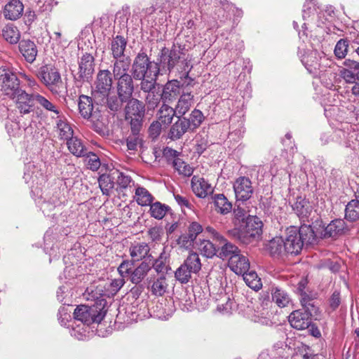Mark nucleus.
I'll return each mask as SVG.
<instances>
[{
  "instance_id": "obj_1",
  "label": "nucleus",
  "mask_w": 359,
  "mask_h": 359,
  "mask_svg": "<svg viewBox=\"0 0 359 359\" xmlns=\"http://www.w3.org/2000/svg\"><path fill=\"white\" fill-rule=\"evenodd\" d=\"M288 255H297L302 251L304 245H313L316 243L314 228L311 224H303L299 228L290 226L283 237Z\"/></svg>"
},
{
  "instance_id": "obj_2",
  "label": "nucleus",
  "mask_w": 359,
  "mask_h": 359,
  "mask_svg": "<svg viewBox=\"0 0 359 359\" xmlns=\"http://www.w3.org/2000/svg\"><path fill=\"white\" fill-rule=\"evenodd\" d=\"M263 223L257 216L248 215L243 224L230 229L227 235L241 243L248 245L257 241L262 234Z\"/></svg>"
},
{
  "instance_id": "obj_3",
  "label": "nucleus",
  "mask_w": 359,
  "mask_h": 359,
  "mask_svg": "<svg viewBox=\"0 0 359 359\" xmlns=\"http://www.w3.org/2000/svg\"><path fill=\"white\" fill-rule=\"evenodd\" d=\"M159 72L160 67L158 63L154 65L145 53H139L135 57L131 73L135 80L142 81L157 80Z\"/></svg>"
},
{
  "instance_id": "obj_4",
  "label": "nucleus",
  "mask_w": 359,
  "mask_h": 359,
  "mask_svg": "<svg viewBox=\"0 0 359 359\" xmlns=\"http://www.w3.org/2000/svg\"><path fill=\"white\" fill-rule=\"evenodd\" d=\"M109 170V165L102 161L97 154L91 151V171H97V175L93 177L97 179L102 194L107 196H110L115 188V175L112 172L108 174Z\"/></svg>"
},
{
  "instance_id": "obj_5",
  "label": "nucleus",
  "mask_w": 359,
  "mask_h": 359,
  "mask_svg": "<svg viewBox=\"0 0 359 359\" xmlns=\"http://www.w3.org/2000/svg\"><path fill=\"white\" fill-rule=\"evenodd\" d=\"M184 56L185 54L180 46H174L171 50L163 48L161 52L158 67L162 70H168L171 72L177 64L181 63L183 65L182 72H184L181 76V79L183 77L187 79L190 68H189L188 62Z\"/></svg>"
},
{
  "instance_id": "obj_6",
  "label": "nucleus",
  "mask_w": 359,
  "mask_h": 359,
  "mask_svg": "<svg viewBox=\"0 0 359 359\" xmlns=\"http://www.w3.org/2000/svg\"><path fill=\"white\" fill-rule=\"evenodd\" d=\"M301 302L305 311L296 310L293 311L289 316L288 320L292 327L302 330L309 328L311 325V316L313 313L316 312V308L310 300L305 298L302 299Z\"/></svg>"
},
{
  "instance_id": "obj_7",
  "label": "nucleus",
  "mask_w": 359,
  "mask_h": 359,
  "mask_svg": "<svg viewBox=\"0 0 359 359\" xmlns=\"http://www.w3.org/2000/svg\"><path fill=\"white\" fill-rule=\"evenodd\" d=\"M320 223L317 222L313 226L316 236V242L319 238H332L335 240L348 231L346 224L343 219L332 220L326 226H321Z\"/></svg>"
},
{
  "instance_id": "obj_8",
  "label": "nucleus",
  "mask_w": 359,
  "mask_h": 359,
  "mask_svg": "<svg viewBox=\"0 0 359 359\" xmlns=\"http://www.w3.org/2000/svg\"><path fill=\"white\" fill-rule=\"evenodd\" d=\"M0 83L4 94L13 100L18 93L23 90L16 73L9 68L0 67Z\"/></svg>"
},
{
  "instance_id": "obj_9",
  "label": "nucleus",
  "mask_w": 359,
  "mask_h": 359,
  "mask_svg": "<svg viewBox=\"0 0 359 359\" xmlns=\"http://www.w3.org/2000/svg\"><path fill=\"white\" fill-rule=\"evenodd\" d=\"M201 269V263L197 253H191L184 263L176 270L175 276L181 283H187L192 273H197Z\"/></svg>"
},
{
  "instance_id": "obj_10",
  "label": "nucleus",
  "mask_w": 359,
  "mask_h": 359,
  "mask_svg": "<svg viewBox=\"0 0 359 359\" xmlns=\"http://www.w3.org/2000/svg\"><path fill=\"white\" fill-rule=\"evenodd\" d=\"M95 90L91 91V95L96 104L104 102V98L108 95L112 86V78L109 70H101L97 76L95 82Z\"/></svg>"
},
{
  "instance_id": "obj_11",
  "label": "nucleus",
  "mask_w": 359,
  "mask_h": 359,
  "mask_svg": "<svg viewBox=\"0 0 359 359\" xmlns=\"http://www.w3.org/2000/svg\"><path fill=\"white\" fill-rule=\"evenodd\" d=\"M41 81L53 93H57V86L62 83L60 74L53 66L45 65L41 66L37 74Z\"/></svg>"
},
{
  "instance_id": "obj_12",
  "label": "nucleus",
  "mask_w": 359,
  "mask_h": 359,
  "mask_svg": "<svg viewBox=\"0 0 359 359\" xmlns=\"http://www.w3.org/2000/svg\"><path fill=\"white\" fill-rule=\"evenodd\" d=\"M157 80L141 81L140 89L146 93L144 97L145 108L147 111H154L163 100L161 93L156 90Z\"/></svg>"
},
{
  "instance_id": "obj_13",
  "label": "nucleus",
  "mask_w": 359,
  "mask_h": 359,
  "mask_svg": "<svg viewBox=\"0 0 359 359\" xmlns=\"http://www.w3.org/2000/svg\"><path fill=\"white\" fill-rule=\"evenodd\" d=\"M233 190L238 201H248L253 194L251 180L246 177H238L233 183Z\"/></svg>"
},
{
  "instance_id": "obj_14",
  "label": "nucleus",
  "mask_w": 359,
  "mask_h": 359,
  "mask_svg": "<svg viewBox=\"0 0 359 359\" xmlns=\"http://www.w3.org/2000/svg\"><path fill=\"white\" fill-rule=\"evenodd\" d=\"M343 64L344 67L339 69V76L348 83L359 81V62L346 59Z\"/></svg>"
},
{
  "instance_id": "obj_15",
  "label": "nucleus",
  "mask_w": 359,
  "mask_h": 359,
  "mask_svg": "<svg viewBox=\"0 0 359 359\" xmlns=\"http://www.w3.org/2000/svg\"><path fill=\"white\" fill-rule=\"evenodd\" d=\"M184 84H180V81L177 79L168 81L163 86L161 92L163 96V102L164 103H170L177 99L181 93V87Z\"/></svg>"
},
{
  "instance_id": "obj_16",
  "label": "nucleus",
  "mask_w": 359,
  "mask_h": 359,
  "mask_svg": "<svg viewBox=\"0 0 359 359\" xmlns=\"http://www.w3.org/2000/svg\"><path fill=\"white\" fill-rule=\"evenodd\" d=\"M117 80V93L121 100H129L134 90L133 81L131 75L115 79Z\"/></svg>"
},
{
  "instance_id": "obj_17",
  "label": "nucleus",
  "mask_w": 359,
  "mask_h": 359,
  "mask_svg": "<svg viewBox=\"0 0 359 359\" xmlns=\"http://www.w3.org/2000/svg\"><path fill=\"white\" fill-rule=\"evenodd\" d=\"M34 94H28L23 90L15 96L16 107L21 114H27L33 111Z\"/></svg>"
},
{
  "instance_id": "obj_18",
  "label": "nucleus",
  "mask_w": 359,
  "mask_h": 359,
  "mask_svg": "<svg viewBox=\"0 0 359 359\" xmlns=\"http://www.w3.org/2000/svg\"><path fill=\"white\" fill-rule=\"evenodd\" d=\"M18 49L26 62L32 64L38 54L37 46L30 39H22L18 43Z\"/></svg>"
},
{
  "instance_id": "obj_19",
  "label": "nucleus",
  "mask_w": 359,
  "mask_h": 359,
  "mask_svg": "<svg viewBox=\"0 0 359 359\" xmlns=\"http://www.w3.org/2000/svg\"><path fill=\"white\" fill-rule=\"evenodd\" d=\"M107 301L103 297L97 298L91 305V325L93 323L100 324L107 313ZM94 327L91 325V332H93Z\"/></svg>"
},
{
  "instance_id": "obj_20",
  "label": "nucleus",
  "mask_w": 359,
  "mask_h": 359,
  "mask_svg": "<svg viewBox=\"0 0 359 359\" xmlns=\"http://www.w3.org/2000/svg\"><path fill=\"white\" fill-rule=\"evenodd\" d=\"M217 245V256L223 260L228 259V261L230 262L231 257H234V255H237L239 253V251H241L236 245L229 242L225 237L224 241H219Z\"/></svg>"
},
{
  "instance_id": "obj_21",
  "label": "nucleus",
  "mask_w": 359,
  "mask_h": 359,
  "mask_svg": "<svg viewBox=\"0 0 359 359\" xmlns=\"http://www.w3.org/2000/svg\"><path fill=\"white\" fill-rule=\"evenodd\" d=\"M228 266L232 271L240 275L249 271L250 262L248 258L239 251V253L234 255L231 257V260L228 262Z\"/></svg>"
},
{
  "instance_id": "obj_22",
  "label": "nucleus",
  "mask_w": 359,
  "mask_h": 359,
  "mask_svg": "<svg viewBox=\"0 0 359 359\" xmlns=\"http://www.w3.org/2000/svg\"><path fill=\"white\" fill-rule=\"evenodd\" d=\"M144 113L145 105L144 103L136 98H130L125 107L126 120L133 117H144Z\"/></svg>"
},
{
  "instance_id": "obj_23",
  "label": "nucleus",
  "mask_w": 359,
  "mask_h": 359,
  "mask_svg": "<svg viewBox=\"0 0 359 359\" xmlns=\"http://www.w3.org/2000/svg\"><path fill=\"white\" fill-rule=\"evenodd\" d=\"M24 10V6L20 0H11L4 8L3 14L6 19L16 20L20 18Z\"/></svg>"
},
{
  "instance_id": "obj_24",
  "label": "nucleus",
  "mask_w": 359,
  "mask_h": 359,
  "mask_svg": "<svg viewBox=\"0 0 359 359\" xmlns=\"http://www.w3.org/2000/svg\"><path fill=\"white\" fill-rule=\"evenodd\" d=\"M191 184L192 191L199 198H205L213 192L212 187L204 178L194 175L191 179Z\"/></svg>"
},
{
  "instance_id": "obj_25",
  "label": "nucleus",
  "mask_w": 359,
  "mask_h": 359,
  "mask_svg": "<svg viewBox=\"0 0 359 359\" xmlns=\"http://www.w3.org/2000/svg\"><path fill=\"white\" fill-rule=\"evenodd\" d=\"M187 118H178L177 121L170 127L168 137L172 140L180 139L187 132L191 131Z\"/></svg>"
},
{
  "instance_id": "obj_26",
  "label": "nucleus",
  "mask_w": 359,
  "mask_h": 359,
  "mask_svg": "<svg viewBox=\"0 0 359 359\" xmlns=\"http://www.w3.org/2000/svg\"><path fill=\"white\" fill-rule=\"evenodd\" d=\"M270 255L278 259H283L288 255L283 237H276L271 240L267 245Z\"/></svg>"
},
{
  "instance_id": "obj_27",
  "label": "nucleus",
  "mask_w": 359,
  "mask_h": 359,
  "mask_svg": "<svg viewBox=\"0 0 359 359\" xmlns=\"http://www.w3.org/2000/svg\"><path fill=\"white\" fill-rule=\"evenodd\" d=\"M149 246L144 242L134 243L129 248L130 255L133 262H139L147 257H150L149 255Z\"/></svg>"
},
{
  "instance_id": "obj_28",
  "label": "nucleus",
  "mask_w": 359,
  "mask_h": 359,
  "mask_svg": "<svg viewBox=\"0 0 359 359\" xmlns=\"http://www.w3.org/2000/svg\"><path fill=\"white\" fill-rule=\"evenodd\" d=\"M91 102L93 98L91 97ZM93 103H91V128H93L97 133L102 136L108 134L107 127L104 122V118L99 112L93 111Z\"/></svg>"
},
{
  "instance_id": "obj_29",
  "label": "nucleus",
  "mask_w": 359,
  "mask_h": 359,
  "mask_svg": "<svg viewBox=\"0 0 359 359\" xmlns=\"http://www.w3.org/2000/svg\"><path fill=\"white\" fill-rule=\"evenodd\" d=\"M112 175L116 177V182H115L116 187L115 189L118 193L126 191L134 184V182L130 176L126 175L123 172H120L118 170H112Z\"/></svg>"
},
{
  "instance_id": "obj_30",
  "label": "nucleus",
  "mask_w": 359,
  "mask_h": 359,
  "mask_svg": "<svg viewBox=\"0 0 359 359\" xmlns=\"http://www.w3.org/2000/svg\"><path fill=\"white\" fill-rule=\"evenodd\" d=\"M151 264L143 261L132 272L130 276V281L135 285L140 283L148 272L151 270Z\"/></svg>"
},
{
  "instance_id": "obj_31",
  "label": "nucleus",
  "mask_w": 359,
  "mask_h": 359,
  "mask_svg": "<svg viewBox=\"0 0 359 359\" xmlns=\"http://www.w3.org/2000/svg\"><path fill=\"white\" fill-rule=\"evenodd\" d=\"M194 95L191 92L183 90L177 104L175 107L177 114L182 116L188 111L193 104Z\"/></svg>"
},
{
  "instance_id": "obj_32",
  "label": "nucleus",
  "mask_w": 359,
  "mask_h": 359,
  "mask_svg": "<svg viewBox=\"0 0 359 359\" xmlns=\"http://www.w3.org/2000/svg\"><path fill=\"white\" fill-rule=\"evenodd\" d=\"M175 113V109L163 102L156 114L157 121L167 126L171 123Z\"/></svg>"
},
{
  "instance_id": "obj_33",
  "label": "nucleus",
  "mask_w": 359,
  "mask_h": 359,
  "mask_svg": "<svg viewBox=\"0 0 359 359\" xmlns=\"http://www.w3.org/2000/svg\"><path fill=\"white\" fill-rule=\"evenodd\" d=\"M212 199L214 201L215 210L217 212L222 215H226L231 211L232 204L230 201H229V200L224 194H215L212 196Z\"/></svg>"
},
{
  "instance_id": "obj_34",
  "label": "nucleus",
  "mask_w": 359,
  "mask_h": 359,
  "mask_svg": "<svg viewBox=\"0 0 359 359\" xmlns=\"http://www.w3.org/2000/svg\"><path fill=\"white\" fill-rule=\"evenodd\" d=\"M131 61L129 57L116 59L114 63L113 74L114 79L129 76L128 71L130 67Z\"/></svg>"
},
{
  "instance_id": "obj_35",
  "label": "nucleus",
  "mask_w": 359,
  "mask_h": 359,
  "mask_svg": "<svg viewBox=\"0 0 359 359\" xmlns=\"http://www.w3.org/2000/svg\"><path fill=\"white\" fill-rule=\"evenodd\" d=\"M90 54L86 53L79 62V71L78 72L77 82H89L90 78Z\"/></svg>"
},
{
  "instance_id": "obj_36",
  "label": "nucleus",
  "mask_w": 359,
  "mask_h": 359,
  "mask_svg": "<svg viewBox=\"0 0 359 359\" xmlns=\"http://www.w3.org/2000/svg\"><path fill=\"white\" fill-rule=\"evenodd\" d=\"M292 208L304 222H305V219L309 217L311 213V207L309 203L302 198H297V201L292 205Z\"/></svg>"
},
{
  "instance_id": "obj_37",
  "label": "nucleus",
  "mask_w": 359,
  "mask_h": 359,
  "mask_svg": "<svg viewBox=\"0 0 359 359\" xmlns=\"http://www.w3.org/2000/svg\"><path fill=\"white\" fill-rule=\"evenodd\" d=\"M126 45L127 41L122 36L117 35L113 39L111 43V50L114 58L118 59L123 56Z\"/></svg>"
},
{
  "instance_id": "obj_38",
  "label": "nucleus",
  "mask_w": 359,
  "mask_h": 359,
  "mask_svg": "<svg viewBox=\"0 0 359 359\" xmlns=\"http://www.w3.org/2000/svg\"><path fill=\"white\" fill-rule=\"evenodd\" d=\"M4 39L11 44L19 43L20 39V32L18 27L13 25H7L2 30Z\"/></svg>"
},
{
  "instance_id": "obj_39",
  "label": "nucleus",
  "mask_w": 359,
  "mask_h": 359,
  "mask_svg": "<svg viewBox=\"0 0 359 359\" xmlns=\"http://www.w3.org/2000/svg\"><path fill=\"white\" fill-rule=\"evenodd\" d=\"M74 323L90 324V307L87 305L80 304L76 306L73 313Z\"/></svg>"
},
{
  "instance_id": "obj_40",
  "label": "nucleus",
  "mask_w": 359,
  "mask_h": 359,
  "mask_svg": "<svg viewBox=\"0 0 359 359\" xmlns=\"http://www.w3.org/2000/svg\"><path fill=\"white\" fill-rule=\"evenodd\" d=\"M241 275L243 276V280L249 287L255 291H258L262 288V283L261 279L255 271H247Z\"/></svg>"
},
{
  "instance_id": "obj_41",
  "label": "nucleus",
  "mask_w": 359,
  "mask_h": 359,
  "mask_svg": "<svg viewBox=\"0 0 359 359\" xmlns=\"http://www.w3.org/2000/svg\"><path fill=\"white\" fill-rule=\"evenodd\" d=\"M72 328V335L79 340H88L90 333V324L83 323H74Z\"/></svg>"
},
{
  "instance_id": "obj_42",
  "label": "nucleus",
  "mask_w": 359,
  "mask_h": 359,
  "mask_svg": "<svg viewBox=\"0 0 359 359\" xmlns=\"http://www.w3.org/2000/svg\"><path fill=\"white\" fill-rule=\"evenodd\" d=\"M135 197L137 203L142 206L150 205L154 199L145 188L140 187L135 189Z\"/></svg>"
},
{
  "instance_id": "obj_43",
  "label": "nucleus",
  "mask_w": 359,
  "mask_h": 359,
  "mask_svg": "<svg viewBox=\"0 0 359 359\" xmlns=\"http://www.w3.org/2000/svg\"><path fill=\"white\" fill-rule=\"evenodd\" d=\"M67 144L68 149L74 155L81 156H85L86 154L81 140L78 139L77 137H72L68 140V141H67Z\"/></svg>"
},
{
  "instance_id": "obj_44",
  "label": "nucleus",
  "mask_w": 359,
  "mask_h": 359,
  "mask_svg": "<svg viewBox=\"0 0 359 359\" xmlns=\"http://www.w3.org/2000/svg\"><path fill=\"white\" fill-rule=\"evenodd\" d=\"M272 300L279 307L283 308L288 305L290 298L285 291L280 288H276L272 292Z\"/></svg>"
},
{
  "instance_id": "obj_45",
  "label": "nucleus",
  "mask_w": 359,
  "mask_h": 359,
  "mask_svg": "<svg viewBox=\"0 0 359 359\" xmlns=\"http://www.w3.org/2000/svg\"><path fill=\"white\" fill-rule=\"evenodd\" d=\"M346 218L351 222L359 219V201L351 200L346 206Z\"/></svg>"
},
{
  "instance_id": "obj_46",
  "label": "nucleus",
  "mask_w": 359,
  "mask_h": 359,
  "mask_svg": "<svg viewBox=\"0 0 359 359\" xmlns=\"http://www.w3.org/2000/svg\"><path fill=\"white\" fill-rule=\"evenodd\" d=\"M198 248L206 257L210 258L217 254V247L208 240L200 241Z\"/></svg>"
},
{
  "instance_id": "obj_47",
  "label": "nucleus",
  "mask_w": 359,
  "mask_h": 359,
  "mask_svg": "<svg viewBox=\"0 0 359 359\" xmlns=\"http://www.w3.org/2000/svg\"><path fill=\"white\" fill-rule=\"evenodd\" d=\"M169 210V207L160 202H156L150 205V215L156 219H163Z\"/></svg>"
},
{
  "instance_id": "obj_48",
  "label": "nucleus",
  "mask_w": 359,
  "mask_h": 359,
  "mask_svg": "<svg viewBox=\"0 0 359 359\" xmlns=\"http://www.w3.org/2000/svg\"><path fill=\"white\" fill-rule=\"evenodd\" d=\"M78 109L80 115L86 120L90 119V97L81 95L78 102Z\"/></svg>"
},
{
  "instance_id": "obj_49",
  "label": "nucleus",
  "mask_w": 359,
  "mask_h": 359,
  "mask_svg": "<svg viewBox=\"0 0 359 359\" xmlns=\"http://www.w3.org/2000/svg\"><path fill=\"white\" fill-rule=\"evenodd\" d=\"M57 128L59 130V137L61 140L68 141L73 137V129L71 126L66 121L60 119L57 122Z\"/></svg>"
},
{
  "instance_id": "obj_50",
  "label": "nucleus",
  "mask_w": 359,
  "mask_h": 359,
  "mask_svg": "<svg viewBox=\"0 0 359 359\" xmlns=\"http://www.w3.org/2000/svg\"><path fill=\"white\" fill-rule=\"evenodd\" d=\"M204 120L203 113L198 109H194L189 115V118H187V121L189 123V128L194 131L198 128Z\"/></svg>"
},
{
  "instance_id": "obj_51",
  "label": "nucleus",
  "mask_w": 359,
  "mask_h": 359,
  "mask_svg": "<svg viewBox=\"0 0 359 359\" xmlns=\"http://www.w3.org/2000/svg\"><path fill=\"white\" fill-rule=\"evenodd\" d=\"M172 166L180 175L189 177L193 174L194 169L189 164L185 163L182 159H175L172 162Z\"/></svg>"
},
{
  "instance_id": "obj_52",
  "label": "nucleus",
  "mask_w": 359,
  "mask_h": 359,
  "mask_svg": "<svg viewBox=\"0 0 359 359\" xmlns=\"http://www.w3.org/2000/svg\"><path fill=\"white\" fill-rule=\"evenodd\" d=\"M107 96L106 101L104 100V102H102L100 104H106L107 107L113 112H116L121 109L122 104L125 101L121 100L118 95Z\"/></svg>"
},
{
  "instance_id": "obj_53",
  "label": "nucleus",
  "mask_w": 359,
  "mask_h": 359,
  "mask_svg": "<svg viewBox=\"0 0 359 359\" xmlns=\"http://www.w3.org/2000/svg\"><path fill=\"white\" fill-rule=\"evenodd\" d=\"M34 99L47 111L54 112L55 114H59L60 112L57 107L43 96L39 93H35L34 94Z\"/></svg>"
},
{
  "instance_id": "obj_54",
  "label": "nucleus",
  "mask_w": 359,
  "mask_h": 359,
  "mask_svg": "<svg viewBox=\"0 0 359 359\" xmlns=\"http://www.w3.org/2000/svg\"><path fill=\"white\" fill-rule=\"evenodd\" d=\"M166 287L165 278L161 276L153 283L151 285V292L156 296H162L165 292Z\"/></svg>"
},
{
  "instance_id": "obj_55",
  "label": "nucleus",
  "mask_w": 359,
  "mask_h": 359,
  "mask_svg": "<svg viewBox=\"0 0 359 359\" xmlns=\"http://www.w3.org/2000/svg\"><path fill=\"white\" fill-rule=\"evenodd\" d=\"M346 135V133L342 130H336L334 133L332 135L325 133L322 135L320 140L323 144H326L330 142V137H332V140L339 142V144H342L341 141L339 140L342 137H344Z\"/></svg>"
},
{
  "instance_id": "obj_56",
  "label": "nucleus",
  "mask_w": 359,
  "mask_h": 359,
  "mask_svg": "<svg viewBox=\"0 0 359 359\" xmlns=\"http://www.w3.org/2000/svg\"><path fill=\"white\" fill-rule=\"evenodd\" d=\"M348 43L347 41L341 39L339 40L334 48V54L338 58L345 57L347 53Z\"/></svg>"
},
{
  "instance_id": "obj_57",
  "label": "nucleus",
  "mask_w": 359,
  "mask_h": 359,
  "mask_svg": "<svg viewBox=\"0 0 359 359\" xmlns=\"http://www.w3.org/2000/svg\"><path fill=\"white\" fill-rule=\"evenodd\" d=\"M133 261L124 260L121 262V264L118 267V271L121 276L123 278H126L130 276L132 266L133 265Z\"/></svg>"
},
{
  "instance_id": "obj_58",
  "label": "nucleus",
  "mask_w": 359,
  "mask_h": 359,
  "mask_svg": "<svg viewBox=\"0 0 359 359\" xmlns=\"http://www.w3.org/2000/svg\"><path fill=\"white\" fill-rule=\"evenodd\" d=\"M144 117H133L128 120L130 124L131 132L133 135H139L142 126V120Z\"/></svg>"
},
{
  "instance_id": "obj_59",
  "label": "nucleus",
  "mask_w": 359,
  "mask_h": 359,
  "mask_svg": "<svg viewBox=\"0 0 359 359\" xmlns=\"http://www.w3.org/2000/svg\"><path fill=\"white\" fill-rule=\"evenodd\" d=\"M125 284V280L124 278L121 276L118 278H115L111 280L109 283V290H110V294H116L120 289Z\"/></svg>"
},
{
  "instance_id": "obj_60",
  "label": "nucleus",
  "mask_w": 359,
  "mask_h": 359,
  "mask_svg": "<svg viewBox=\"0 0 359 359\" xmlns=\"http://www.w3.org/2000/svg\"><path fill=\"white\" fill-rule=\"evenodd\" d=\"M203 231L202 226L196 222H191L189 227L187 233L190 236L189 238H192L196 240L197 236Z\"/></svg>"
},
{
  "instance_id": "obj_61",
  "label": "nucleus",
  "mask_w": 359,
  "mask_h": 359,
  "mask_svg": "<svg viewBox=\"0 0 359 359\" xmlns=\"http://www.w3.org/2000/svg\"><path fill=\"white\" fill-rule=\"evenodd\" d=\"M163 124L160 121H154L149 126V135L153 138H156L161 132Z\"/></svg>"
},
{
  "instance_id": "obj_62",
  "label": "nucleus",
  "mask_w": 359,
  "mask_h": 359,
  "mask_svg": "<svg viewBox=\"0 0 359 359\" xmlns=\"http://www.w3.org/2000/svg\"><path fill=\"white\" fill-rule=\"evenodd\" d=\"M189 235L186 233L181 235L177 239V243L183 248H189L192 246L194 241H195L192 238H189Z\"/></svg>"
},
{
  "instance_id": "obj_63",
  "label": "nucleus",
  "mask_w": 359,
  "mask_h": 359,
  "mask_svg": "<svg viewBox=\"0 0 359 359\" xmlns=\"http://www.w3.org/2000/svg\"><path fill=\"white\" fill-rule=\"evenodd\" d=\"M163 154L169 162L171 161L172 163L175 159H180L178 157L180 152L170 147H165L163 151Z\"/></svg>"
},
{
  "instance_id": "obj_64",
  "label": "nucleus",
  "mask_w": 359,
  "mask_h": 359,
  "mask_svg": "<svg viewBox=\"0 0 359 359\" xmlns=\"http://www.w3.org/2000/svg\"><path fill=\"white\" fill-rule=\"evenodd\" d=\"M330 307L332 311L336 310L341 304V296L339 291L335 290L331 295L330 300Z\"/></svg>"
}]
</instances>
